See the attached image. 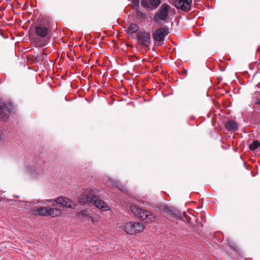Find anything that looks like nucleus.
<instances>
[{
  "label": "nucleus",
  "mask_w": 260,
  "mask_h": 260,
  "mask_svg": "<svg viewBox=\"0 0 260 260\" xmlns=\"http://www.w3.org/2000/svg\"><path fill=\"white\" fill-rule=\"evenodd\" d=\"M78 201L82 205L93 204L96 208L103 211L107 210L109 208L103 200L95 195V191L92 189L85 190L79 196Z\"/></svg>",
  "instance_id": "1"
},
{
  "label": "nucleus",
  "mask_w": 260,
  "mask_h": 260,
  "mask_svg": "<svg viewBox=\"0 0 260 260\" xmlns=\"http://www.w3.org/2000/svg\"><path fill=\"white\" fill-rule=\"evenodd\" d=\"M35 35L31 37V40L36 47H43L46 46L50 39V29L42 25L35 28Z\"/></svg>",
  "instance_id": "2"
},
{
  "label": "nucleus",
  "mask_w": 260,
  "mask_h": 260,
  "mask_svg": "<svg viewBox=\"0 0 260 260\" xmlns=\"http://www.w3.org/2000/svg\"><path fill=\"white\" fill-rule=\"evenodd\" d=\"M130 209L136 217L146 223H151L155 220L154 216L148 210L136 205H131Z\"/></svg>",
  "instance_id": "3"
},
{
  "label": "nucleus",
  "mask_w": 260,
  "mask_h": 260,
  "mask_svg": "<svg viewBox=\"0 0 260 260\" xmlns=\"http://www.w3.org/2000/svg\"><path fill=\"white\" fill-rule=\"evenodd\" d=\"M171 9L170 6L164 3L159 8L153 17V21L158 23L162 21H165L169 16L170 10Z\"/></svg>",
  "instance_id": "4"
},
{
  "label": "nucleus",
  "mask_w": 260,
  "mask_h": 260,
  "mask_svg": "<svg viewBox=\"0 0 260 260\" xmlns=\"http://www.w3.org/2000/svg\"><path fill=\"white\" fill-rule=\"evenodd\" d=\"M138 44L143 48L149 49V46L151 43V34L149 31L140 30L137 34Z\"/></svg>",
  "instance_id": "5"
},
{
  "label": "nucleus",
  "mask_w": 260,
  "mask_h": 260,
  "mask_svg": "<svg viewBox=\"0 0 260 260\" xmlns=\"http://www.w3.org/2000/svg\"><path fill=\"white\" fill-rule=\"evenodd\" d=\"M13 109V105L11 103H6L0 100V120L7 121Z\"/></svg>",
  "instance_id": "6"
},
{
  "label": "nucleus",
  "mask_w": 260,
  "mask_h": 260,
  "mask_svg": "<svg viewBox=\"0 0 260 260\" xmlns=\"http://www.w3.org/2000/svg\"><path fill=\"white\" fill-rule=\"evenodd\" d=\"M124 228L127 234L133 235L143 232L144 226L141 223L128 222L125 224Z\"/></svg>",
  "instance_id": "7"
},
{
  "label": "nucleus",
  "mask_w": 260,
  "mask_h": 260,
  "mask_svg": "<svg viewBox=\"0 0 260 260\" xmlns=\"http://www.w3.org/2000/svg\"><path fill=\"white\" fill-rule=\"evenodd\" d=\"M169 33V28L167 26L162 27L154 31L152 35L153 38L156 42H163Z\"/></svg>",
  "instance_id": "8"
},
{
  "label": "nucleus",
  "mask_w": 260,
  "mask_h": 260,
  "mask_svg": "<svg viewBox=\"0 0 260 260\" xmlns=\"http://www.w3.org/2000/svg\"><path fill=\"white\" fill-rule=\"evenodd\" d=\"M161 0H141L142 6L148 10L156 9L161 4Z\"/></svg>",
  "instance_id": "9"
},
{
  "label": "nucleus",
  "mask_w": 260,
  "mask_h": 260,
  "mask_svg": "<svg viewBox=\"0 0 260 260\" xmlns=\"http://www.w3.org/2000/svg\"><path fill=\"white\" fill-rule=\"evenodd\" d=\"M191 4L192 0H175L174 2V5L177 9L185 12L190 10Z\"/></svg>",
  "instance_id": "10"
},
{
  "label": "nucleus",
  "mask_w": 260,
  "mask_h": 260,
  "mask_svg": "<svg viewBox=\"0 0 260 260\" xmlns=\"http://www.w3.org/2000/svg\"><path fill=\"white\" fill-rule=\"evenodd\" d=\"M157 208L161 212L164 213H168L174 214L175 216L178 217L179 218H181V215H180V213L178 212L174 211L172 209L168 206L160 204L157 205Z\"/></svg>",
  "instance_id": "11"
},
{
  "label": "nucleus",
  "mask_w": 260,
  "mask_h": 260,
  "mask_svg": "<svg viewBox=\"0 0 260 260\" xmlns=\"http://www.w3.org/2000/svg\"><path fill=\"white\" fill-rule=\"evenodd\" d=\"M56 203L60 204L63 206L69 208H75L74 204H72V202L66 197H59L56 199L55 201Z\"/></svg>",
  "instance_id": "12"
},
{
  "label": "nucleus",
  "mask_w": 260,
  "mask_h": 260,
  "mask_svg": "<svg viewBox=\"0 0 260 260\" xmlns=\"http://www.w3.org/2000/svg\"><path fill=\"white\" fill-rule=\"evenodd\" d=\"M48 207H35L32 210V213L35 215H38L40 216H48Z\"/></svg>",
  "instance_id": "13"
},
{
  "label": "nucleus",
  "mask_w": 260,
  "mask_h": 260,
  "mask_svg": "<svg viewBox=\"0 0 260 260\" xmlns=\"http://www.w3.org/2000/svg\"><path fill=\"white\" fill-rule=\"evenodd\" d=\"M224 126L228 131L236 132L238 129L237 123L233 120H229L224 123Z\"/></svg>",
  "instance_id": "14"
},
{
  "label": "nucleus",
  "mask_w": 260,
  "mask_h": 260,
  "mask_svg": "<svg viewBox=\"0 0 260 260\" xmlns=\"http://www.w3.org/2000/svg\"><path fill=\"white\" fill-rule=\"evenodd\" d=\"M139 26L135 23H131L126 30V32L128 35H132L134 33L137 32L139 31Z\"/></svg>",
  "instance_id": "15"
},
{
  "label": "nucleus",
  "mask_w": 260,
  "mask_h": 260,
  "mask_svg": "<svg viewBox=\"0 0 260 260\" xmlns=\"http://www.w3.org/2000/svg\"><path fill=\"white\" fill-rule=\"evenodd\" d=\"M48 216L52 217H55L60 215L61 212L60 210L55 208L48 207Z\"/></svg>",
  "instance_id": "16"
},
{
  "label": "nucleus",
  "mask_w": 260,
  "mask_h": 260,
  "mask_svg": "<svg viewBox=\"0 0 260 260\" xmlns=\"http://www.w3.org/2000/svg\"><path fill=\"white\" fill-rule=\"evenodd\" d=\"M260 147V142L258 140H255L250 144L249 146V148L251 151H254Z\"/></svg>",
  "instance_id": "17"
},
{
  "label": "nucleus",
  "mask_w": 260,
  "mask_h": 260,
  "mask_svg": "<svg viewBox=\"0 0 260 260\" xmlns=\"http://www.w3.org/2000/svg\"><path fill=\"white\" fill-rule=\"evenodd\" d=\"M136 16L138 19L145 20L146 18V14L142 13L138 9L136 10Z\"/></svg>",
  "instance_id": "18"
},
{
  "label": "nucleus",
  "mask_w": 260,
  "mask_h": 260,
  "mask_svg": "<svg viewBox=\"0 0 260 260\" xmlns=\"http://www.w3.org/2000/svg\"><path fill=\"white\" fill-rule=\"evenodd\" d=\"M78 215L81 216L82 217H89L90 214L89 213L88 210L86 209L79 212Z\"/></svg>",
  "instance_id": "19"
},
{
  "label": "nucleus",
  "mask_w": 260,
  "mask_h": 260,
  "mask_svg": "<svg viewBox=\"0 0 260 260\" xmlns=\"http://www.w3.org/2000/svg\"><path fill=\"white\" fill-rule=\"evenodd\" d=\"M140 1L139 0H132V4L133 8L136 10L138 9L139 7Z\"/></svg>",
  "instance_id": "20"
},
{
  "label": "nucleus",
  "mask_w": 260,
  "mask_h": 260,
  "mask_svg": "<svg viewBox=\"0 0 260 260\" xmlns=\"http://www.w3.org/2000/svg\"><path fill=\"white\" fill-rule=\"evenodd\" d=\"M35 60L36 62H40L41 61V56L38 54L35 56Z\"/></svg>",
  "instance_id": "21"
},
{
  "label": "nucleus",
  "mask_w": 260,
  "mask_h": 260,
  "mask_svg": "<svg viewBox=\"0 0 260 260\" xmlns=\"http://www.w3.org/2000/svg\"><path fill=\"white\" fill-rule=\"evenodd\" d=\"M40 56L41 61H43L45 60V58L46 57V55L44 52H43L42 55Z\"/></svg>",
  "instance_id": "22"
},
{
  "label": "nucleus",
  "mask_w": 260,
  "mask_h": 260,
  "mask_svg": "<svg viewBox=\"0 0 260 260\" xmlns=\"http://www.w3.org/2000/svg\"><path fill=\"white\" fill-rule=\"evenodd\" d=\"M54 201H52V200H45L43 202V204H46L47 202H54Z\"/></svg>",
  "instance_id": "23"
},
{
  "label": "nucleus",
  "mask_w": 260,
  "mask_h": 260,
  "mask_svg": "<svg viewBox=\"0 0 260 260\" xmlns=\"http://www.w3.org/2000/svg\"><path fill=\"white\" fill-rule=\"evenodd\" d=\"M3 133H2V132L1 131H0V142L3 139Z\"/></svg>",
  "instance_id": "24"
},
{
  "label": "nucleus",
  "mask_w": 260,
  "mask_h": 260,
  "mask_svg": "<svg viewBox=\"0 0 260 260\" xmlns=\"http://www.w3.org/2000/svg\"><path fill=\"white\" fill-rule=\"evenodd\" d=\"M113 185L115 186V187H118V183L116 182V181H114L113 183Z\"/></svg>",
  "instance_id": "25"
},
{
  "label": "nucleus",
  "mask_w": 260,
  "mask_h": 260,
  "mask_svg": "<svg viewBox=\"0 0 260 260\" xmlns=\"http://www.w3.org/2000/svg\"><path fill=\"white\" fill-rule=\"evenodd\" d=\"M256 103L257 105H260V99H258V100L256 101Z\"/></svg>",
  "instance_id": "26"
}]
</instances>
